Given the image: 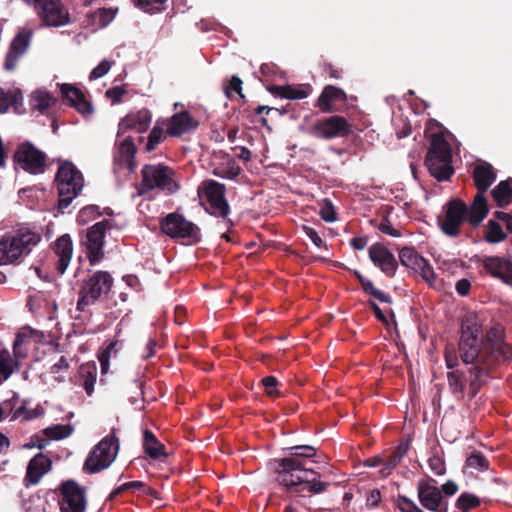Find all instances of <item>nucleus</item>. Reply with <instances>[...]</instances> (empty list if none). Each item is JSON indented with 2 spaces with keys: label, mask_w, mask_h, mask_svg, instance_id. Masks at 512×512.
<instances>
[{
  "label": "nucleus",
  "mask_w": 512,
  "mask_h": 512,
  "mask_svg": "<svg viewBox=\"0 0 512 512\" xmlns=\"http://www.w3.org/2000/svg\"><path fill=\"white\" fill-rule=\"evenodd\" d=\"M482 324L475 314L462 320L458 350L446 346L445 364L449 371L450 392L464 397L466 387L470 399L494 377L495 370L512 360V346L505 340L504 327L496 323L479 338Z\"/></svg>",
  "instance_id": "nucleus-1"
},
{
  "label": "nucleus",
  "mask_w": 512,
  "mask_h": 512,
  "mask_svg": "<svg viewBox=\"0 0 512 512\" xmlns=\"http://www.w3.org/2000/svg\"><path fill=\"white\" fill-rule=\"evenodd\" d=\"M283 457L269 462L270 469L281 477L298 481H314L327 478L330 468L320 463L317 449L312 445H295L282 449Z\"/></svg>",
  "instance_id": "nucleus-2"
},
{
  "label": "nucleus",
  "mask_w": 512,
  "mask_h": 512,
  "mask_svg": "<svg viewBox=\"0 0 512 512\" xmlns=\"http://www.w3.org/2000/svg\"><path fill=\"white\" fill-rule=\"evenodd\" d=\"M489 210L483 206H475L474 200L468 205L461 198H452L444 205V215L438 217V224L446 236L457 237L463 223L467 222L471 227L477 228L487 217Z\"/></svg>",
  "instance_id": "nucleus-3"
},
{
  "label": "nucleus",
  "mask_w": 512,
  "mask_h": 512,
  "mask_svg": "<svg viewBox=\"0 0 512 512\" xmlns=\"http://www.w3.org/2000/svg\"><path fill=\"white\" fill-rule=\"evenodd\" d=\"M41 241V235L29 228L6 233L0 239V265L19 264Z\"/></svg>",
  "instance_id": "nucleus-4"
},
{
  "label": "nucleus",
  "mask_w": 512,
  "mask_h": 512,
  "mask_svg": "<svg viewBox=\"0 0 512 512\" xmlns=\"http://www.w3.org/2000/svg\"><path fill=\"white\" fill-rule=\"evenodd\" d=\"M452 158V148L444 135L440 132L433 133L424 162L430 175L439 182L448 181L455 171Z\"/></svg>",
  "instance_id": "nucleus-5"
},
{
  "label": "nucleus",
  "mask_w": 512,
  "mask_h": 512,
  "mask_svg": "<svg viewBox=\"0 0 512 512\" xmlns=\"http://www.w3.org/2000/svg\"><path fill=\"white\" fill-rule=\"evenodd\" d=\"M54 183L58 192V209L63 212L81 193L84 177L72 162L64 161L58 166Z\"/></svg>",
  "instance_id": "nucleus-6"
},
{
  "label": "nucleus",
  "mask_w": 512,
  "mask_h": 512,
  "mask_svg": "<svg viewBox=\"0 0 512 512\" xmlns=\"http://www.w3.org/2000/svg\"><path fill=\"white\" fill-rule=\"evenodd\" d=\"M141 182L137 186V194L143 196L154 189L168 195L176 193L180 185L174 179L175 171L164 164H145L141 169Z\"/></svg>",
  "instance_id": "nucleus-7"
},
{
  "label": "nucleus",
  "mask_w": 512,
  "mask_h": 512,
  "mask_svg": "<svg viewBox=\"0 0 512 512\" xmlns=\"http://www.w3.org/2000/svg\"><path fill=\"white\" fill-rule=\"evenodd\" d=\"M119 447V438L116 436V429L113 428L110 434L90 451L84 462L83 470L86 473L94 474L108 468L115 460Z\"/></svg>",
  "instance_id": "nucleus-8"
},
{
  "label": "nucleus",
  "mask_w": 512,
  "mask_h": 512,
  "mask_svg": "<svg viewBox=\"0 0 512 512\" xmlns=\"http://www.w3.org/2000/svg\"><path fill=\"white\" fill-rule=\"evenodd\" d=\"M113 286V278L107 271H96L89 276L79 290V298L76 309L86 312L87 308L94 305L103 296L107 295Z\"/></svg>",
  "instance_id": "nucleus-9"
},
{
  "label": "nucleus",
  "mask_w": 512,
  "mask_h": 512,
  "mask_svg": "<svg viewBox=\"0 0 512 512\" xmlns=\"http://www.w3.org/2000/svg\"><path fill=\"white\" fill-rule=\"evenodd\" d=\"M422 506L433 512H448L447 498L458 491L455 482H446L441 487L432 482H420L417 488Z\"/></svg>",
  "instance_id": "nucleus-10"
},
{
  "label": "nucleus",
  "mask_w": 512,
  "mask_h": 512,
  "mask_svg": "<svg viewBox=\"0 0 512 512\" xmlns=\"http://www.w3.org/2000/svg\"><path fill=\"white\" fill-rule=\"evenodd\" d=\"M160 230L171 239L185 240L189 245L201 241L200 228L177 212L169 213L160 220Z\"/></svg>",
  "instance_id": "nucleus-11"
},
{
  "label": "nucleus",
  "mask_w": 512,
  "mask_h": 512,
  "mask_svg": "<svg viewBox=\"0 0 512 512\" xmlns=\"http://www.w3.org/2000/svg\"><path fill=\"white\" fill-rule=\"evenodd\" d=\"M27 5L33 6L46 27H61L71 22L68 9L61 0H23Z\"/></svg>",
  "instance_id": "nucleus-12"
},
{
  "label": "nucleus",
  "mask_w": 512,
  "mask_h": 512,
  "mask_svg": "<svg viewBox=\"0 0 512 512\" xmlns=\"http://www.w3.org/2000/svg\"><path fill=\"white\" fill-rule=\"evenodd\" d=\"M199 194H203L209 204L207 212L211 215L227 220L229 226H233L232 220L227 219L230 213V206L225 198L226 186L215 180H205L198 189Z\"/></svg>",
  "instance_id": "nucleus-13"
},
{
  "label": "nucleus",
  "mask_w": 512,
  "mask_h": 512,
  "mask_svg": "<svg viewBox=\"0 0 512 512\" xmlns=\"http://www.w3.org/2000/svg\"><path fill=\"white\" fill-rule=\"evenodd\" d=\"M353 126L344 116L331 115L318 119L309 128V134L315 138L330 140L345 138L353 132Z\"/></svg>",
  "instance_id": "nucleus-14"
},
{
  "label": "nucleus",
  "mask_w": 512,
  "mask_h": 512,
  "mask_svg": "<svg viewBox=\"0 0 512 512\" xmlns=\"http://www.w3.org/2000/svg\"><path fill=\"white\" fill-rule=\"evenodd\" d=\"M13 159L18 166L29 174L39 175L43 174L46 170V153L36 148L29 141L18 145Z\"/></svg>",
  "instance_id": "nucleus-15"
},
{
  "label": "nucleus",
  "mask_w": 512,
  "mask_h": 512,
  "mask_svg": "<svg viewBox=\"0 0 512 512\" xmlns=\"http://www.w3.org/2000/svg\"><path fill=\"white\" fill-rule=\"evenodd\" d=\"M113 228V222L104 219L88 228L82 244L86 248V255L91 265L98 264L104 257L103 246L106 232Z\"/></svg>",
  "instance_id": "nucleus-16"
},
{
  "label": "nucleus",
  "mask_w": 512,
  "mask_h": 512,
  "mask_svg": "<svg viewBox=\"0 0 512 512\" xmlns=\"http://www.w3.org/2000/svg\"><path fill=\"white\" fill-rule=\"evenodd\" d=\"M472 178L477 189V193L473 198L475 206L489 208L485 192L491 187L497 178L494 167L486 161L478 163L474 166Z\"/></svg>",
  "instance_id": "nucleus-17"
},
{
  "label": "nucleus",
  "mask_w": 512,
  "mask_h": 512,
  "mask_svg": "<svg viewBox=\"0 0 512 512\" xmlns=\"http://www.w3.org/2000/svg\"><path fill=\"white\" fill-rule=\"evenodd\" d=\"M408 449L409 441H401L390 453L372 456L365 460L364 465L372 468L381 467L380 476L386 478L407 454Z\"/></svg>",
  "instance_id": "nucleus-18"
},
{
  "label": "nucleus",
  "mask_w": 512,
  "mask_h": 512,
  "mask_svg": "<svg viewBox=\"0 0 512 512\" xmlns=\"http://www.w3.org/2000/svg\"><path fill=\"white\" fill-rule=\"evenodd\" d=\"M61 512H85V491L76 482H63L60 487Z\"/></svg>",
  "instance_id": "nucleus-19"
},
{
  "label": "nucleus",
  "mask_w": 512,
  "mask_h": 512,
  "mask_svg": "<svg viewBox=\"0 0 512 512\" xmlns=\"http://www.w3.org/2000/svg\"><path fill=\"white\" fill-rule=\"evenodd\" d=\"M371 262L387 277L395 276L398 269V261L395 255L382 242H376L368 249Z\"/></svg>",
  "instance_id": "nucleus-20"
},
{
  "label": "nucleus",
  "mask_w": 512,
  "mask_h": 512,
  "mask_svg": "<svg viewBox=\"0 0 512 512\" xmlns=\"http://www.w3.org/2000/svg\"><path fill=\"white\" fill-rule=\"evenodd\" d=\"M32 36L33 31L31 29H23L12 39L4 61L6 71L15 70L19 59L28 51Z\"/></svg>",
  "instance_id": "nucleus-21"
},
{
  "label": "nucleus",
  "mask_w": 512,
  "mask_h": 512,
  "mask_svg": "<svg viewBox=\"0 0 512 512\" xmlns=\"http://www.w3.org/2000/svg\"><path fill=\"white\" fill-rule=\"evenodd\" d=\"M481 264L492 277L512 286V261L506 257L484 256Z\"/></svg>",
  "instance_id": "nucleus-22"
},
{
  "label": "nucleus",
  "mask_w": 512,
  "mask_h": 512,
  "mask_svg": "<svg viewBox=\"0 0 512 512\" xmlns=\"http://www.w3.org/2000/svg\"><path fill=\"white\" fill-rule=\"evenodd\" d=\"M346 101L347 94L343 89L333 85H326L314 106L322 113H334L339 111L337 103L344 104Z\"/></svg>",
  "instance_id": "nucleus-23"
},
{
  "label": "nucleus",
  "mask_w": 512,
  "mask_h": 512,
  "mask_svg": "<svg viewBox=\"0 0 512 512\" xmlns=\"http://www.w3.org/2000/svg\"><path fill=\"white\" fill-rule=\"evenodd\" d=\"M51 250L55 256V269L63 275L72 259L73 242L69 234H64L51 244Z\"/></svg>",
  "instance_id": "nucleus-24"
},
{
  "label": "nucleus",
  "mask_w": 512,
  "mask_h": 512,
  "mask_svg": "<svg viewBox=\"0 0 512 512\" xmlns=\"http://www.w3.org/2000/svg\"><path fill=\"white\" fill-rule=\"evenodd\" d=\"M151 120V112L146 108L136 112H130L121 119L118 134L125 133L129 130H134L138 133L145 132L149 128Z\"/></svg>",
  "instance_id": "nucleus-25"
},
{
  "label": "nucleus",
  "mask_w": 512,
  "mask_h": 512,
  "mask_svg": "<svg viewBox=\"0 0 512 512\" xmlns=\"http://www.w3.org/2000/svg\"><path fill=\"white\" fill-rule=\"evenodd\" d=\"M199 121L188 111H181L171 116L167 125V134L171 137H181L185 133L196 130Z\"/></svg>",
  "instance_id": "nucleus-26"
},
{
  "label": "nucleus",
  "mask_w": 512,
  "mask_h": 512,
  "mask_svg": "<svg viewBox=\"0 0 512 512\" xmlns=\"http://www.w3.org/2000/svg\"><path fill=\"white\" fill-rule=\"evenodd\" d=\"M60 91L65 104L75 108L79 113L85 115L93 112L92 104L85 98L83 91L79 88L64 83L61 85Z\"/></svg>",
  "instance_id": "nucleus-27"
},
{
  "label": "nucleus",
  "mask_w": 512,
  "mask_h": 512,
  "mask_svg": "<svg viewBox=\"0 0 512 512\" xmlns=\"http://www.w3.org/2000/svg\"><path fill=\"white\" fill-rule=\"evenodd\" d=\"M137 148L134 144L132 137H126L118 146L114 154V163L126 167L130 173H133L136 168L135 155Z\"/></svg>",
  "instance_id": "nucleus-28"
},
{
  "label": "nucleus",
  "mask_w": 512,
  "mask_h": 512,
  "mask_svg": "<svg viewBox=\"0 0 512 512\" xmlns=\"http://www.w3.org/2000/svg\"><path fill=\"white\" fill-rule=\"evenodd\" d=\"M143 449L153 460H165L168 457L165 445L149 429L143 431Z\"/></svg>",
  "instance_id": "nucleus-29"
},
{
  "label": "nucleus",
  "mask_w": 512,
  "mask_h": 512,
  "mask_svg": "<svg viewBox=\"0 0 512 512\" xmlns=\"http://www.w3.org/2000/svg\"><path fill=\"white\" fill-rule=\"evenodd\" d=\"M51 466L50 458L43 453H38L29 461L24 480H40Z\"/></svg>",
  "instance_id": "nucleus-30"
},
{
  "label": "nucleus",
  "mask_w": 512,
  "mask_h": 512,
  "mask_svg": "<svg viewBox=\"0 0 512 512\" xmlns=\"http://www.w3.org/2000/svg\"><path fill=\"white\" fill-rule=\"evenodd\" d=\"M213 175L224 179H235L241 173V167L234 158L226 155L223 160L214 165Z\"/></svg>",
  "instance_id": "nucleus-31"
},
{
  "label": "nucleus",
  "mask_w": 512,
  "mask_h": 512,
  "mask_svg": "<svg viewBox=\"0 0 512 512\" xmlns=\"http://www.w3.org/2000/svg\"><path fill=\"white\" fill-rule=\"evenodd\" d=\"M267 90L274 96L290 100L304 99L309 96V91L296 88L292 85H268Z\"/></svg>",
  "instance_id": "nucleus-32"
},
{
  "label": "nucleus",
  "mask_w": 512,
  "mask_h": 512,
  "mask_svg": "<svg viewBox=\"0 0 512 512\" xmlns=\"http://www.w3.org/2000/svg\"><path fill=\"white\" fill-rule=\"evenodd\" d=\"M353 275L359 281L365 294L372 296L382 303L391 304L393 302L392 297L388 293L376 288L373 282L364 277L359 271L355 270Z\"/></svg>",
  "instance_id": "nucleus-33"
},
{
  "label": "nucleus",
  "mask_w": 512,
  "mask_h": 512,
  "mask_svg": "<svg viewBox=\"0 0 512 512\" xmlns=\"http://www.w3.org/2000/svg\"><path fill=\"white\" fill-rule=\"evenodd\" d=\"M512 179L500 181L492 190L491 196L497 207L504 208L512 203Z\"/></svg>",
  "instance_id": "nucleus-34"
},
{
  "label": "nucleus",
  "mask_w": 512,
  "mask_h": 512,
  "mask_svg": "<svg viewBox=\"0 0 512 512\" xmlns=\"http://www.w3.org/2000/svg\"><path fill=\"white\" fill-rule=\"evenodd\" d=\"M78 374L82 380L81 385L86 394L91 396L94 392V385L97 378V366L95 362L82 364L79 368Z\"/></svg>",
  "instance_id": "nucleus-35"
},
{
  "label": "nucleus",
  "mask_w": 512,
  "mask_h": 512,
  "mask_svg": "<svg viewBox=\"0 0 512 512\" xmlns=\"http://www.w3.org/2000/svg\"><path fill=\"white\" fill-rule=\"evenodd\" d=\"M399 261L406 267L411 269L414 273L420 268V265L425 260L414 247L405 246L399 250Z\"/></svg>",
  "instance_id": "nucleus-36"
},
{
  "label": "nucleus",
  "mask_w": 512,
  "mask_h": 512,
  "mask_svg": "<svg viewBox=\"0 0 512 512\" xmlns=\"http://www.w3.org/2000/svg\"><path fill=\"white\" fill-rule=\"evenodd\" d=\"M19 363L7 349L0 351V385H2L17 370Z\"/></svg>",
  "instance_id": "nucleus-37"
},
{
  "label": "nucleus",
  "mask_w": 512,
  "mask_h": 512,
  "mask_svg": "<svg viewBox=\"0 0 512 512\" xmlns=\"http://www.w3.org/2000/svg\"><path fill=\"white\" fill-rule=\"evenodd\" d=\"M56 104V99L46 91H35L30 98V105L33 109L44 113L48 108Z\"/></svg>",
  "instance_id": "nucleus-38"
},
{
  "label": "nucleus",
  "mask_w": 512,
  "mask_h": 512,
  "mask_svg": "<svg viewBox=\"0 0 512 512\" xmlns=\"http://www.w3.org/2000/svg\"><path fill=\"white\" fill-rule=\"evenodd\" d=\"M506 237L507 235L503 231L500 223L496 219H490L484 234L485 241L494 244L504 241Z\"/></svg>",
  "instance_id": "nucleus-39"
},
{
  "label": "nucleus",
  "mask_w": 512,
  "mask_h": 512,
  "mask_svg": "<svg viewBox=\"0 0 512 512\" xmlns=\"http://www.w3.org/2000/svg\"><path fill=\"white\" fill-rule=\"evenodd\" d=\"M44 409L41 405H37L35 408L30 409L26 405V401L15 410L13 418L22 417L24 421H30L39 418L44 415Z\"/></svg>",
  "instance_id": "nucleus-40"
},
{
  "label": "nucleus",
  "mask_w": 512,
  "mask_h": 512,
  "mask_svg": "<svg viewBox=\"0 0 512 512\" xmlns=\"http://www.w3.org/2000/svg\"><path fill=\"white\" fill-rule=\"evenodd\" d=\"M489 462L486 457L480 452H473L466 459L465 468L466 469H476L478 471H484L488 469Z\"/></svg>",
  "instance_id": "nucleus-41"
},
{
  "label": "nucleus",
  "mask_w": 512,
  "mask_h": 512,
  "mask_svg": "<svg viewBox=\"0 0 512 512\" xmlns=\"http://www.w3.org/2000/svg\"><path fill=\"white\" fill-rule=\"evenodd\" d=\"M69 368L70 362L68 358L66 356H61L59 360L50 367L49 373L55 376L56 381L63 382L65 380V376L63 374L66 373Z\"/></svg>",
  "instance_id": "nucleus-42"
},
{
  "label": "nucleus",
  "mask_w": 512,
  "mask_h": 512,
  "mask_svg": "<svg viewBox=\"0 0 512 512\" xmlns=\"http://www.w3.org/2000/svg\"><path fill=\"white\" fill-rule=\"evenodd\" d=\"M167 0H136L137 7L149 14H155L165 9Z\"/></svg>",
  "instance_id": "nucleus-43"
},
{
  "label": "nucleus",
  "mask_w": 512,
  "mask_h": 512,
  "mask_svg": "<svg viewBox=\"0 0 512 512\" xmlns=\"http://www.w3.org/2000/svg\"><path fill=\"white\" fill-rule=\"evenodd\" d=\"M117 344H118L117 341H112V342H110L107 345V347L103 351L100 352V354L98 356V360L100 362L102 374L107 373V371L109 370L110 357H111L112 354L116 355V353H117V349H116Z\"/></svg>",
  "instance_id": "nucleus-44"
},
{
  "label": "nucleus",
  "mask_w": 512,
  "mask_h": 512,
  "mask_svg": "<svg viewBox=\"0 0 512 512\" xmlns=\"http://www.w3.org/2000/svg\"><path fill=\"white\" fill-rule=\"evenodd\" d=\"M479 504L480 501L476 496L469 493H462L456 502V507L462 510V512H468Z\"/></svg>",
  "instance_id": "nucleus-45"
},
{
  "label": "nucleus",
  "mask_w": 512,
  "mask_h": 512,
  "mask_svg": "<svg viewBox=\"0 0 512 512\" xmlns=\"http://www.w3.org/2000/svg\"><path fill=\"white\" fill-rule=\"evenodd\" d=\"M163 128L155 125L148 135V140L145 146V150L147 152H151L155 150V148L162 142L163 140Z\"/></svg>",
  "instance_id": "nucleus-46"
},
{
  "label": "nucleus",
  "mask_w": 512,
  "mask_h": 512,
  "mask_svg": "<svg viewBox=\"0 0 512 512\" xmlns=\"http://www.w3.org/2000/svg\"><path fill=\"white\" fill-rule=\"evenodd\" d=\"M99 206L97 205H87L83 207L78 214V222L79 223H87L88 221L101 216Z\"/></svg>",
  "instance_id": "nucleus-47"
},
{
  "label": "nucleus",
  "mask_w": 512,
  "mask_h": 512,
  "mask_svg": "<svg viewBox=\"0 0 512 512\" xmlns=\"http://www.w3.org/2000/svg\"><path fill=\"white\" fill-rule=\"evenodd\" d=\"M261 383L264 386L267 396L272 398L281 397L282 394L277 389L278 380L275 376H266L261 380Z\"/></svg>",
  "instance_id": "nucleus-48"
},
{
  "label": "nucleus",
  "mask_w": 512,
  "mask_h": 512,
  "mask_svg": "<svg viewBox=\"0 0 512 512\" xmlns=\"http://www.w3.org/2000/svg\"><path fill=\"white\" fill-rule=\"evenodd\" d=\"M415 274L420 275L421 278L429 285H432L433 281L435 280L434 269L426 259L420 265V268L417 269Z\"/></svg>",
  "instance_id": "nucleus-49"
},
{
  "label": "nucleus",
  "mask_w": 512,
  "mask_h": 512,
  "mask_svg": "<svg viewBox=\"0 0 512 512\" xmlns=\"http://www.w3.org/2000/svg\"><path fill=\"white\" fill-rule=\"evenodd\" d=\"M117 11V8H99L96 12L99 18V25L101 27H106L108 24H110L115 18Z\"/></svg>",
  "instance_id": "nucleus-50"
},
{
  "label": "nucleus",
  "mask_w": 512,
  "mask_h": 512,
  "mask_svg": "<svg viewBox=\"0 0 512 512\" xmlns=\"http://www.w3.org/2000/svg\"><path fill=\"white\" fill-rule=\"evenodd\" d=\"M224 92L227 98H232L233 92L237 93L243 98L244 95L242 94V80L236 75L232 76L228 85L225 86Z\"/></svg>",
  "instance_id": "nucleus-51"
},
{
  "label": "nucleus",
  "mask_w": 512,
  "mask_h": 512,
  "mask_svg": "<svg viewBox=\"0 0 512 512\" xmlns=\"http://www.w3.org/2000/svg\"><path fill=\"white\" fill-rule=\"evenodd\" d=\"M144 488V485L142 482H125L121 486H119L116 490L112 491L109 494V500H113L117 495H119L122 492L125 491H140Z\"/></svg>",
  "instance_id": "nucleus-52"
},
{
  "label": "nucleus",
  "mask_w": 512,
  "mask_h": 512,
  "mask_svg": "<svg viewBox=\"0 0 512 512\" xmlns=\"http://www.w3.org/2000/svg\"><path fill=\"white\" fill-rule=\"evenodd\" d=\"M113 62L107 59L102 60L91 72L89 75L90 80H96L98 78L103 77L108 73L111 69Z\"/></svg>",
  "instance_id": "nucleus-53"
},
{
  "label": "nucleus",
  "mask_w": 512,
  "mask_h": 512,
  "mask_svg": "<svg viewBox=\"0 0 512 512\" xmlns=\"http://www.w3.org/2000/svg\"><path fill=\"white\" fill-rule=\"evenodd\" d=\"M429 468L434 472L437 476H442L445 473V462L444 460L438 456L434 455L428 460Z\"/></svg>",
  "instance_id": "nucleus-54"
},
{
  "label": "nucleus",
  "mask_w": 512,
  "mask_h": 512,
  "mask_svg": "<svg viewBox=\"0 0 512 512\" xmlns=\"http://www.w3.org/2000/svg\"><path fill=\"white\" fill-rule=\"evenodd\" d=\"M319 214L321 218L326 222H334L337 219V215L332 203L327 200L325 201V204L321 207Z\"/></svg>",
  "instance_id": "nucleus-55"
},
{
  "label": "nucleus",
  "mask_w": 512,
  "mask_h": 512,
  "mask_svg": "<svg viewBox=\"0 0 512 512\" xmlns=\"http://www.w3.org/2000/svg\"><path fill=\"white\" fill-rule=\"evenodd\" d=\"M127 93L123 86H114L106 91V97L109 98L113 104L120 103L122 97Z\"/></svg>",
  "instance_id": "nucleus-56"
},
{
  "label": "nucleus",
  "mask_w": 512,
  "mask_h": 512,
  "mask_svg": "<svg viewBox=\"0 0 512 512\" xmlns=\"http://www.w3.org/2000/svg\"><path fill=\"white\" fill-rule=\"evenodd\" d=\"M378 229L382 233L392 236V237H395V238L401 236V232L392 226V224L390 223V221L387 217H384L381 220L380 224L378 225Z\"/></svg>",
  "instance_id": "nucleus-57"
},
{
  "label": "nucleus",
  "mask_w": 512,
  "mask_h": 512,
  "mask_svg": "<svg viewBox=\"0 0 512 512\" xmlns=\"http://www.w3.org/2000/svg\"><path fill=\"white\" fill-rule=\"evenodd\" d=\"M397 506L401 512H424L414 502L406 497L399 498Z\"/></svg>",
  "instance_id": "nucleus-58"
},
{
  "label": "nucleus",
  "mask_w": 512,
  "mask_h": 512,
  "mask_svg": "<svg viewBox=\"0 0 512 512\" xmlns=\"http://www.w3.org/2000/svg\"><path fill=\"white\" fill-rule=\"evenodd\" d=\"M16 101V97L12 93L0 91V113H5L9 106Z\"/></svg>",
  "instance_id": "nucleus-59"
},
{
  "label": "nucleus",
  "mask_w": 512,
  "mask_h": 512,
  "mask_svg": "<svg viewBox=\"0 0 512 512\" xmlns=\"http://www.w3.org/2000/svg\"><path fill=\"white\" fill-rule=\"evenodd\" d=\"M303 231L310 238V240L313 242V244L315 246H317L318 248H321L324 246V241L322 240V238L319 236V234L317 233V231L314 228L304 225Z\"/></svg>",
  "instance_id": "nucleus-60"
},
{
  "label": "nucleus",
  "mask_w": 512,
  "mask_h": 512,
  "mask_svg": "<svg viewBox=\"0 0 512 512\" xmlns=\"http://www.w3.org/2000/svg\"><path fill=\"white\" fill-rule=\"evenodd\" d=\"M279 71V68L274 63H263L260 66V73L267 79L274 77Z\"/></svg>",
  "instance_id": "nucleus-61"
},
{
  "label": "nucleus",
  "mask_w": 512,
  "mask_h": 512,
  "mask_svg": "<svg viewBox=\"0 0 512 512\" xmlns=\"http://www.w3.org/2000/svg\"><path fill=\"white\" fill-rule=\"evenodd\" d=\"M494 219L501 221L505 224L506 229L512 233V215L502 211H496L494 213Z\"/></svg>",
  "instance_id": "nucleus-62"
},
{
  "label": "nucleus",
  "mask_w": 512,
  "mask_h": 512,
  "mask_svg": "<svg viewBox=\"0 0 512 512\" xmlns=\"http://www.w3.org/2000/svg\"><path fill=\"white\" fill-rule=\"evenodd\" d=\"M455 289L460 296H467L471 289V283L468 279L462 278L456 282Z\"/></svg>",
  "instance_id": "nucleus-63"
},
{
  "label": "nucleus",
  "mask_w": 512,
  "mask_h": 512,
  "mask_svg": "<svg viewBox=\"0 0 512 512\" xmlns=\"http://www.w3.org/2000/svg\"><path fill=\"white\" fill-rule=\"evenodd\" d=\"M368 306L374 312V315L377 318V320H379L381 323H383L385 325H388L389 322H388L386 315L383 313V311L381 310V308L378 306V304L375 301L369 300Z\"/></svg>",
  "instance_id": "nucleus-64"
}]
</instances>
